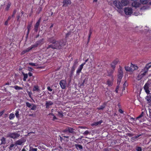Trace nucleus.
Segmentation results:
<instances>
[{
  "instance_id": "nucleus-47",
  "label": "nucleus",
  "mask_w": 151,
  "mask_h": 151,
  "mask_svg": "<svg viewBox=\"0 0 151 151\" xmlns=\"http://www.w3.org/2000/svg\"><path fill=\"white\" fill-rule=\"evenodd\" d=\"M136 150L137 151H142V148L140 147H136Z\"/></svg>"
},
{
  "instance_id": "nucleus-26",
  "label": "nucleus",
  "mask_w": 151,
  "mask_h": 151,
  "mask_svg": "<svg viewBox=\"0 0 151 151\" xmlns=\"http://www.w3.org/2000/svg\"><path fill=\"white\" fill-rule=\"evenodd\" d=\"M142 135L141 134H140L137 136L132 137L131 139L132 141H134L136 140L138 137Z\"/></svg>"
},
{
  "instance_id": "nucleus-6",
  "label": "nucleus",
  "mask_w": 151,
  "mask_h": 151,
  "mask_svg": "<svg viewBox=\"0 0 151 151\" xmlns=\"http://www.w3.org/2000/svg\"><path fill=\"white\" fill-rule=\"evenodd\" d=\"M63 132L65 133H66L68 132L73 134H76L75 132V129L72 127H67L63 131Z\"/></svg>"
},
{
  "instance_id": "nucleus-2",
  "label": "nucleus",
  "mask_w": 151,
  "mask_h": 151,
  "mask_svg": "<svg viewBox=\"0 0 151 151\" xmlns=\"http://www.w3.org/2000/svg\"><path fill=\"white\" fill-rule=\"evenodd\" d=\"M7 137L13 139H18L20 136V134L17 132H9L7 134Z\"/></svg>"
},
{
  "instance_id": "nucleus-60",
  "label": "nucleus",
  "mask_w": 151,
  "mask_h": 151,
  "mask_svg": "<svg viewBox=\"0 0 151 151\" xmlns=\"http://www.w3.org/2000/svg\"><path fill=\"white\" fill-rule=\"evenodd\" d=\"M4 112V111H2L0 112V116H2Z\"/></svg>"
},
{
  "instance_id": "nucleus-27",
  "label": "nucleus",
  "mask_w": 151,
  "mask_h": 151,
  "mask_svg": "<svg viewBox=\"0 0 151 151\" xmlns=\"http://www.w3.org/2000/svg\"><path fill=\"white\" fill-rule=\"evenodd\" d=\"M1 143L0 145H5L6 143V138L4 137H2L1 139Z\"/></svg>"
},
{
  "instance_id": "nucleus-44",
  "label": "nucleus",
  "mask_w": 151,
  "mask_h": 151,
  "mask_svg": "<svg viewBox=\"0 0 151 151\" xmlns=\"http://www.w3.org/2000/svg\"><path fill=\"white\" fill-rule=\"evenodd\" d=\"M14 146H15V143L14 144L13 143L11 144H10V145L9 147V149L10 150H12V148Z\"/></svg>"
},
{
  "instance_id": "nucleus-56",
  "label": "nucleus",
  "mask_w": 151,
  "mask_h": 151,
  "mask_svg": "<svg viewBox=\"0 0 151 151\" xmlns=\"http://www.w3.org/2000/svg\"><path fill=\"white\" fill-rule=\"evenodd\" d=\"M29 65L32 66H36L35 64V63H29Z\"/></svg>"
},
{
  "instance_id": "nucleus-38",
  "label": "nucleus",
  "mask_w": 151,
  "mask_h": 151,
  "mask_svg": "<svg viewBox=\"0 0 151 151\" xmlns=\"http://www.w3.org/2000/svg\"><path fill=\"white\" fill-rule=\"evenodd\" d=\"M11 3L10 2H9L6 6V7L5 9V10L6 11L8 10L11 6Z\"/></svg>"
},
{
  "instance_id": "nucleus-21",
  "label": "nucleus",
  "mask_w": 151,
  "mask_h": 151,
  "mask_svg": "<svg viewBox=\"0 0 151 151\" xmlns=\"http://www.w3.org/2000/svg\"><path fill=\"white\" fill-rule=\"evenodd\" d=\"M102 122H103L102 120H101L100 121H99L94 122L93 123L91 124V125L92 126H97V125H99L101 124V123Z\"/></svg>"
},
{
  "instance_id": "nucleus-1",
  "label": "nucleus",
  "mask_w": 151,
  "mask_h": 151,
  "mask_svg": "<svg viewBox=\"0 0 151 151\" xmlns=\"http://www.w3.org/2000/svg\"><path fill=\"white\" fill-rule=\"evenodd\" d=\"M47 41L50 43L55 44V46L56 48L55 49H61L66 44V42H64L63 40L57 41L53 37L48 38Z\"/></svg>"
},
{
  "instance_id": "nucleus-40",
  "label": "nucleus",
  "mask_w": 151,
  "mask_h": 151,
  "mask_svg": "<svg viewBox=\"0 0 151 151\" xmlns=\"http://www.w3.org/2000/svg\"><path fill=\"white\" fill-rule=\"evenodd\" d=\"M140 2L142 4H145L147 3V0H140Z\"/></svg>"
},
{
  "instance_id": "nucleus-51",
  "label": "nucleus",
  "mask_w": 151,
  "mask_h": 151,
  "mask_svg": "<svg viewBox=\"0 0 151 151\" xmlns=\"http://www.w3.org/2000/svg\"><path fill=\"white\" fill-rule=\"evenodd\" d=\"M62 137L64 138H66L67 139H68L69 138V136L68 135L65 136L64 134H62Z\"/></svg>"
},
{
  "instance_id": "nucleus-37",
  "label": "nucleus",
  "mask_w": 151,
  "mask_h": 151,
  "mask_svg": "<svg viewBox=\"0 0 151 151\" xmlns=\"http://www.w3.org/2000/svg\"><path fill=\"white\" fill-rule=\"evenodd\" d=\"M15 117V115L13 113H11L9 114V119L10 120H12L14 119Z\"/></svg>"
},
{
  "instance_id": "nucleus-58",
  "label": "nucleus",
  "mask_w": 151,
  "mask_h": 151,
  "mask_svg": "<svg viewBox=\"0 0 151 151\" xmlns=\"http://www.w3.org/2000/svg\"><path fill=\"white\" fill-rule=\"evenodd\" d=\"M28 68L29 71H32L33 70H34L31 67H29Z\"/></svg>"
},
{
  "instance_id": "nucleus-25",
  "label": "nucleus",
  "mask_w": 151,
  "mask_h": 151,
  "mask_svg": "<svg viewBox=\"0 0 151 151\" xmlns=\"http://www.w3.org/2000/svg\"><path fill=\"white\" fill-rule=\"evenodd\" d=\"M114 70L113 69L112 70H109L108 71V76H111V78H112V76H113L112 74L114 72Z\"/></svg>"
},
{
  "instance_id": "nucleus-36",
  "label": "nucleus",
  "mask_w": 151,
  "mask_h": 151,
  "mask_svg": "<svg viewBox=\"0 0 151 151\" xmlns=\"http://www.w3.org/2000/svg\"><path fill=\"white\" fill-rule=\"evenodd\" d=\"M77 60H76V61H75V64H74L73 66H72V69H71L72 72H74L75 70V68L76 67V64L77 63Z\"/></svg>"
},
{
  "instance_id": "nucleus-18",
  "label": "nucleus",
  "mask_w": 151,
  "mask_h": 151,
  "mask_svg": "<svg viewBox=\"0 0 151 151\" xmlns=\"http://www.w3.org/2000/svg\"><path fill=\"white\" fill-rule=\"evenodd\" d=\"M32 22L28 23L27 26V37L29 34V31L32 26Z\"/></svg>"
},
{
  "instance_id": "nucleus-59",
  "label": "nucleus",
  "mask_w": 151,
  "mask_h": 151,
  "mask_svg": "<svg viewBox=\"0 0 151 151\" xmlns=\"http://www.w3.org/2000/svg\"><path fill=\"white\" fill-rule=\"evenodd\" d=\"M20 17V16L19 15H18L17 17V21H19V19Z\"/></svg>"
},
{
  "instance_id": "nucleus-50",
  "label": "nucleus",
  "mask_w": 151,
  "mask_h": 151,
  "mask_svg": "<svg viewBox=\"0 0 151 151\" xmlns=\"http://www.w3.org/2000/svg\"><path fill=\"white\" fill-rule=\"evenodd\" d=\"M17 12V10L16 9H14L13 12V14L12 15V17H13L14 16V15H15V14Z\"/></svg>"
},
{
  "instance_id": "nucleus-39",
  "label": "nucleus",
  "mask_w": 151,
  "mask_h": 151,
  "mask_svg": "<svg viewBox=\"0 0 151 151\" xmlns=\"http://www.w3.org/2000/svg\"><path fill=\"white\" fill-rule=\"evenodd\" d=\"M32 107L31 108V109L33 110H35L37 108V106L35 104H32Z\"/></svg>"
},
{
  "instance_id": "nucleus-23",
  "label": "nucleus",
  "mask_w": 151,
  "mask_h": 151,
  "mask_svg": "<svg viewBox=\"0 0 151 151\" xmlns=\"http://www.w3.org/2000/svg\"><path fill=\"white\" fill-rule=\"evenodd\" d=\"M50 48L53 49H55V48H56L55 47L54 44H52L48 45V46L46 47V49H48Z\"/></svg>"
},
{
  "instance_id": "nucleus-22",
  "label": "nucleus",
  "mask_w": 151,
  "mask_h": 151,
  "mask_svg": "<svg viewBox=\"0 0 151 151\" xmlns=\"http://www.w3.org/2000/svg\"><path fill=\"white\" fill-rule=\"evenodd\" d=\"M75 146L76 148L78 150L79 149L81 151H82L83 150V147L81 145L79 144H75Z\"/></svg>"
},
{
  "instance_id": "nucleus-45",
  "label": "nucleus",
  "mask_w": 151,
  "mask_h": 151,
  "mask_svg": "<svg viewBox=\"0 0 151 151\" xmlns=\"http://www.w3.org/2000/svg\"><path fill=\"white\" fill-rule=\"evenodd\" d=\"M121 3L122 4H123L125 6L127 5V1L126 0H122Z\"/></svg>"
},
{
  "instance_id": "nucleus-46",
  "label": "nucleus",
  "mask_w": 151,
  "mask_h": 151,
  "mask_svg": "<svg viewBox=\"0 0 151 151\" xmlns=\"http://www.w3.org/2000/svg\"><path fill=\"white\" fill-rule=\"evenodd\" d=\"M128 86V83L126 81L123 85V90H124L125 89V88L126 86Z\"/></svg>"
},
{
  "instance_id": "nucleus-54",
  "label": "nucleus",
  "mask_w": 151,
  "mask_h": 151,
  "mask_svg": "<svg viewBox=\"0 0 151 151\" xmlns=\"http://www.w3.org/2000/svg\"><path fill=\"white\" fill-rule=\"evenodd\" d=\"M47 89L50 92L52 91V89L50 86L47 87Z\"/></svg>"
},
{
  "instance_id": "nucleus-5",
  "label": "nucleus",
  "mask_w": 151,
  "mask_h": 151,
  "mask_svg": "<svg viewBox=\"0 0 151 151\" xmlns=\"http://www.w3.org/2000/svg\"><path fill=\"white\" fill-rule=\"evenodd\" d=\"M123 76L122 70L120 69L118 71V78L117 79V84L119 85L120 83L121 80Z\"/></svg>"
},
{
  "instance_id": "nucleus-53",
  "label": "nucleus",
  "mask_w": 151,
  "mask_h": 151,
  "mask_svg": "<svg viewBox=\"0 0 151 151\" xmlns=\"http://www.w3.org/2000/svg\"><path fill=\"white\" fill-rule=\"evenodd\" d=\"M143 112H142L141 114L138 117H137V118L138 119H139V118H141V117H142L143 116Z\"/></svg>"
},
{
  "instance_id": "nucleus-17",
  "label": "nucleus",
  "mask_w": 151,
  "mask_h": 151,
  "mask_svg": "<svg viewBox=\"0 0 151 151\" xmlns=\"http://www.w3.org/2000/svg\"><path fill=\"white\" fill-rule=\"evenodd\" d=\"M111 78V80L109 79L107 81L106 84L109 86H111L113 85L114 80L113 76H112Z\"/></svg>"
},
{
  "instance_id": "nucleus-63",
  "label": "nucleus",
  "mask_w": 151,
  "mask_h": 151,
  "mask_svg": "<svg viewBox=\"0 0 151 151\" xmlns=\"http://www.w3.org/2000/svg\"><path fill=\"white\" fill-rule=\"evenodd\" d=\"M21 151H26V150L24 148H23Z\"/></svg>"
},
{
  "instance_id": "nucleus-29",
  "label": "nucleus",
  "mask_w": 151,
  "mask_h": 151,
  "mask_svg": "<svg viewBox=\"0 0 151 151\" xmlns=\"http://www.w3.org/2000/svg\"><path fill=\"white\" fill-rule=\"evenodd\" d=\"M58 115L60 117L62 118L63 116V112L61 111H58Z\"/></svg>"
},
{
  "instance_id": "nucleus-12",
  "label": "nucleus",
  "mask_w": 151,
  "mask_h": 151,
  "mask_svg": "<svg viewBox=\"0 0 151 151\" xmlns=\"http://www.w3.org/2000/svg\"><path fill=\"white\" fill-rule=\"evenodd\" d=\"M119 61V60L118 59H116L114 60L112 62V63L111 64V67L113 68V69L114 70L115 68V65L118 63Z\"/></svg>"
},
{
  "instance_id": "nucleus-57",
  "label": "nucleus",
  "mask_w": 151,
  "mask_h": 151,
  "mask_svg": "<svg viewBox=\"0 0 151 151\" xmlns=\"http://www.w3.org/2000/svg\"><path fill=\"white\" fill-rule=\"evenodd\" d=\"M119 111L120 113H121V114H122L123 113L124 111H123L121 109H119Z\"/></svg>"
},
{
  "instance_id": "nucleus-62",
  "label": "nucleus",
  "mask_w": 151,
  "mask_h": 151,
  "mask_svg": "<svg viewBox=\"0 0 151 151\" xmlns=\"http://www.w3.org/2000/svg\"><path fill=\"white\" fill-rule=\"evenodd\" d=\"M8 22L7 21H6L5 22V23H4V24L6 25H7L8 24Z\"/></svg>"
},
{
  "instance_id": "nucleus-49",
  "label": "nucleus",
  "mask_w": 151,
  "mask_h": 151,
  "mask_svg": "<svg viewBox=\"0 0 151 151\" xmlns=\"http://www.w3.org/2000/svg\"><path fill=\"white\" fill-rule=\"evenodd\" d=\"M134 4V6L135 7H137L138 6L139 4H137V2H134V3L132 4V5H133V4Z\"/></svg>"
},
{
  "instance_id": "nucleus-15",
  "label": "nucleus",
  "mask_w": 151,
  "mask_h": 151,
  "mask_svg": "<svg viewBox=\"0 0 151 151\" xmlns=\"http://www.w3.org/2000/svg\"><path fill=\"white\" fill-rule=\"evenodd\" d=\"M85 64V63H83L81 65L76 71V73L79 74L83 68L84 65Z\"/></svg>"
},
{
  "instance_id": "nucleus-4",
  "label": "nucleus",
  "mask_w": 151,
  "mask_h": 151,
  "mask_svg": "<svg viewBox=\"0 0 151 151\" xmlns=\"http://www.w3.org/2000/svg\"><path fill=\"white\" fill-rule=\"evenodd\" d=\"M147 69L145 70L144 69H142L140 72L139 74L137 76V79L138 80H141L142 78L145 76L147 73Z\"/></svg>"
},
{
  "instance_id": "nucleus-48",
  "label": "nucleus",
  "mask_w": 151,
  "mask_h": 151,
  "mask_svg": "<svg viewBox=\"0 0 151 151\" xmlns=\"http://www.w3.org/2000/svg\"><path fill=\"white\" fill-rule=\"evenodd\" d=\"M89 132L88 131V130H86V131H85L84 132V133H83V134L84 135H88L89 134Z\"/></svg>"
},
{
  "instance_id": "nucleus-8",
  "label": "nucleus",
  "mask_w": 151,
  "mask_h": 151,
  "mask_svg": "<svg viewBox=\"0 0 151 151\" xmlns=\"http://www.w3.org/2000/svg\"><path fill=\"white\" fill-rule=\"evenodd\" d=\"M44 43V39L42 38L39 40L37 41L35 44L32 45L34 48L37 47L39 45H41Z\"/></svg>"
},
{
  "instance_id": "nucleus-61",
  "label": "nucleus",
  "mask_w": 151,
  "mask_h": 151,
  "mask_svg": "<svg viewBox=\"0 0 151 151\" xmlns=\"http://www.w3.org/2000/svg\"><path fill=\"white\" fill-rule=\"evenodd\" d=\"M28 74L30 77H31L32 76V73L31 72H29L28 73Z\"/></svg>"
},
{
  "instance_id": "nucleus-33",
  "label": "nucleus",
  "mask_w": 151,
  "mask_h": 151,
  "mask_svg": "<svg viewBox=\"0 0 151 151\" xmlns=\"http://www.w3.org/2000/svg\"><path fill=\"white\" fill-rule=\"evenodd\" d=\"M22 74L24 76V78H23V80L24 81H25L26 80V79L27 78L28 76V74L27 73H25L24 72H22Z\"/></svg>"
},
{
  "instance_id": "nucleus-64",
  "label": "nucleus",
  "mask_w": 151,
  "mask_h": 151,
  "mask_svg": "<svg viewBox=\"0 0 151 151\" xmlns=\"http://www.w3.org/2000/svg\"><path fill=\"white\" fill-rule=\"evenodd\" d=\"M53 26V24H52L50 27V28H51Z\"/></svg>"
},
{
  "instance_id": "nucleus-34",
  "label": "nucleus",
  "mask_w": 151,
  "mask_h": 151,
  "mask_svg": "<svg viewBox=\"0 0 151 151\" xmlns=\"http://www.w3.org/2000/svg\"><path fill=\"white\" fill-rule=\"evenodd\" d=\"M92 30L91 29H90L89 30V33L88 37V42H89L91 35L92 33Z\"/></svg>"
},
{
  "instance_id": "nucleus-28",
  "label": "nucleus",
  "mask_w": 151,
  "mask_h": 151,
  "mask_svg": "<svg viewBox=\"0 0 151 151\" xmlns=\"http://www.w3.org/2000/svg\"><path fill=\"white\" fill-rule=\"evenodd\" d=\"M33 91H37V92L40 91V90L39 88V87L38 86H35L33 87Z\"/></svg>"
},
{
  "instance_id": "nucleus-55",
  "label": "nucleus",
  "mask_w": 151,
  "mask_h": 151,
  "mask_svg": "<svg viewBox=\"0 0 151 151\" xmlns=\"http://www.w3.org/2000/svg\"><path fill=\"white\" fill-rule=\"evenodd\" d=\"M26 52H26V51H25V50H23L21 53V55H23L25 53H26Z\"/></svg>"
},
{
  "instance_id": "nucleus-3",
  "label": "nucleus",
  "mask_w": 151,
  "mask_h": 151,
  "mask_svg": "<svg viewBox=\"0 0 151 151\" xmlns=\"http://www.w3.org/2000/svg\"><path fill=\"white\" fill-rule=\"evenodd\" d=\"M138 68V67L137 65L133 64L132 63H131L130 67L126 66L125 67V70L126 71L131 72L132 71L134 70H137Z\"/></svg>"
},
{
  "instance_id": "nucleus-52",
  "label": "nucleus",
  "mask_w": 151,
  "mask_h": 151,
  "mask_svg": "<svg viewBox=\"0 0 151 151\" xmlns=\"http://www.w3.org/2000/svg\"><path fill=\"white\" fill-rule=\"evenodd\" d=\"M70 34H71V33L70 32H69L67 33L66 34L65 38H68L70 35Z\"/></svg>"
},
{
  "instance_id": "nucleus-24",
  "label": "nucleus",
  "mask_w": 151,
  "mask_h": 151,
  "mask_svg": "<svg viewBox=\"0 0 151 151\" xmlns=\"http://www.w3.org/2000/svg\"><path fill=\"white\" fill-rule=\"evenodd\" d=\"M106 103L104 102L103 104V105H101L100 107L97 108V109L99 110H103L105 108L106 106Z\"/></svg>"
},
{
  "instance_id": "nucleus-19",
  "label": "nucleus",
  "mask_w": 151,
  "mask_h": 151,
  "mask_svg": "<svg viewBox=\"0 0 151 151\" xmlns=\"http://www.w3.org/2000/svg\"><path fill=\"white\" fill-rule=\"evenodd\" d=\"M145 99L149 105L151 106V96L150 95L147 96L145 97Z\"/></svg>"
},
{
  "instance_id": "nucleus-7",
  "label": "nucleus",
  "mask_w": 151,
  "mask_h": 151,
  "mask_svg": "<svg viewBox=\"0 0 151 151\" xmlns=\"http://www.w3.org/2000/svg\"><path fill=\"white\" fill-rule=\"evenodd\" d=\"M114 5L119 9H121L122 8V5L121 2L119 1H113Z\"/></svg>"
},
{
  "instance_id": "nucleus-14",
  "label": "nucleus",
  "mask_w": 151,
  "mask_h": 151,
  "mask_svg": "<svg viewBox=\"0 0 151 151\" xmlns=\"http://www.w3.org/2000/svg\"><path fill=\"white\" fill-rule=\"evenodd\" d=\"M71 3V0H63V6H67Z\"/></svg>"
},
{
  "instance_id": "nucleus-11",
  "label": "nucleus",
  "mask_w": 151,
  "mask_h": 151,
  "mask_svg": "<svg viewBox=\"0 0 151 151\" xmlns=\"http://www.w3.org/2000/svg\"><path fill=\"white\" fill-rule=\"evenodd\" d=\"M41 20V17H40L34 26V30L35 32H37L38 30V28L40 24V22Z\"/></svg>"
},
{
  "instance_id": "nucleus-9",
  "label": "nucleus",
  "mask_w": 151,
  "mask_h": 151,
  "mask_svg": "<svg viewBox=\"0 0 151 151\" xmlns=\"http://www.w3.org/2000/svg\"><path fill=\"white\" fill-rule=\"evenodd\" d=\"M26 140L23 138L16 141L15 142V146L20 145H22L25 142Z\"/></svg>"
},
{
  "instance_id": "nucleus-10",
  "label": "nucleus",
  "mask_w": 151,
  "mask_h": 151,
  "mask_svg": "<svg viewBox=\"0 0 151 151\" xmlns=\"http://www.w3.org/2000/svg\"><path fill=\"white\" fill-rule=\"evenodd\" d=\"M124 12L127 15H130L132 13V9L130 8H126L124 9Z\"/></svg>"
},
{
  "instance_id": "nucleus-16",
  "label": "nucleus",
  "mask_w": 151,
  "mask_h": 151,
  "mask_svg": "<svg viewBox=\"0 0 151 151\" xmlns=\"http://www.w3.org/2000/svg\"><path fill=\"white\" fill-rule=\"evenodd\" d=\"M149 84L146 83L144 86V88L147 94L150 93V91L149 90Z\"/></svg>"
},
{
  "instance_id": "nucleus-42",
  "label": "nucleus",
  "mask_w": 151,
  "mask_h": 151,
  "mask_svg": "<svg viewBox=\"0 0 151 151\" xmlns=\"http://www.w3.org/2000/svg\"><path fill=\"white\" fill-rule=\"evenodd\" d=\"M37 148H33L32 147H30L29 151H37Z\"/></svg>"
},
{
  "instance_id": "nucleus-32",
  "label": "nucleus",
  "mask_w": 151,
  "mask_h": 151,
  "mask_svg": "<svg viewBox=\"0 0 151 151\" xmlns=\"http://www.w3.org/2000/svg\"><path fill=\"white\" fill-rule=\"evenodd\" d=\"M151 66V63H149L147 64L145 68H144L145 70H147V72H148V69L150 68Z\"/></svg>"
},
{
  "instance_id": "nucleus-41",
  "label": "nucleus",
  "mask_w": 151,
  "mask_h": 151,
  "mask_svg": "<svg viewBox=\"0 0 151 151\" xmlns=\"http://www.w3.org/2000/svg\"><path fill=\"white\" fill-rule=\"evenodd\" d=\"M49 115H51L53 116V118L52 120L53 121H55V119H57L58 118L54 115V114L52 113H50L49 114Z\"/></svg>"
},
{
  "instance_id": "nucleus-30",
  "label": "nucleus",
  "mask_w": 151,
  "mask_h": 151,
  "mask_svg": "<svg viewBox=\"0 0 151 151\" xmlns=\"http://www.w3.org/2000/svg\"><path fill=\"white\" fill-rule=\"evenodd\" d=\"M12 88H14L16 90H21L23 89V88L17 85L15 86H12Z\"/></svg>"
},
{
  "instance_id": "nucleus-13",
  "label": "nucleus",
  "mask_w": 151,
  "mask_h": 151,
  "mask_svg": "<svg viewBox=\"0 0 151 151\" xmlns=\"http://www.w3.org/2000/svg\"><path fill=\"white\" fill-rule=\"evenodd\" d=\"M66 81L64 80H61L59 83L60 86L62 89H64L66 87Z\"/></svg>"
},
{
  "instance_id": "nucleus-35",
  "label": "nucleus",
  "mask_w": 151,
  "mask_h": 151,
  "mask_svg": "<svg viewBox=\"0 0 151 151\" xmlns=\"http://www.w3.org/2000/svg\"><path fill=\"white\" fill-rule=\"evenodd\" d=\"M19 110H20L19 109H17V110H16V111H15V115L16 117L17 118H18L19 117Z\"/></svg>"
},
{
  "instance_id": "nucleus-31",
  "label": "nucleus",
  "mask_w": 151,
  "mask_h": 151,
  "mask_svg": "<svg viewBox=\"0 0 151 151\" xmlns=\"http://www.w3.org/2000/svg\"><path fill=\"white\" fill-rule=\"evenodd\" d=\"M34 48V47H33V45H32L31 46L29 47L26 49L25 51L26 52H28L29 51H30L31 50H32L33 48Z\"/></svg>"
},
{
  "instance_id": "nucleus-20",
  "label": "nucleus",
  "mask_w": 151,
  "mask_h": 151,
  "mask_svg": "<svg viewBox=\"0 0 151 151\" xmlns=\"http://www.w3.org/2000/svg\"><path fill=\"white\" fill-rule=\"evenodd\" d=\"M53 103L51 101H47L45 104L46 107L47 109H49L50 106L53 105Z\"/></svg>"
},
{
  "instance_id": "nucleus-43",
  "label": "nucleus",
  "mask_w": 151,
  "mask_h": 151,
  "mask_svg": "<svg viewBox=\"0 0 151 151\" xmlns=\"http://www.w3.org/2000/svg\"><path fill=\"white\" fill-rule=\"evenodd\" d=\"M26 106L29 108H31L32 106V104H31L28 102H26Z\"/></svg>"
}]
</instances>
